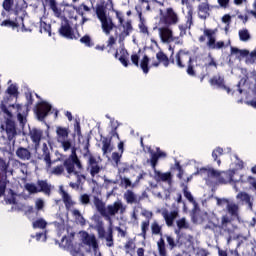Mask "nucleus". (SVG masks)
Wrapping results in <instances>:
<instances>
[{
  "label": "nucleus",
  "instance_id": "obj_1",
  "mask_svg": "<svg viewBox=\"0 0 256 256\" xmlns=\"http://www.w3.org/2000/svg\"><path fill=\"white\" fill-rule=\"evenodd\" d=\"M93 204L94 207H96V211H98L110 225H113V217H116L118 213L124 215L127 211V206L124 204L123 200H115V202L106 206V202H104L102 198L94 196Z\"/></svg>",
  "mask_w": 256,
  "mask_h": 256
},
{
  "label": "nucleus",
  "instance_id": "obj_2",
  "mask_svg": "<svg viewBox=\"0 0 256 256\" xmlns=\"http://www.w3.org/2000/svg\"><path fill=\"white\" fill-rule=\"evenodd\" d=\"M64 166L66 168V172H68V176L74 174L77 177L76 182H70V187L72 189H79L81 185V178H85V175L81 173V170H83V164L77 154L76 147L72 148V154L64 160Z\"/></svg>",
  "mask_w": 256,
  "mask_h": 256
},
{
  "label": "nucleus",
  "instance_id": "obj_3",
  "mask_svg": "<svg viewBox=\"0 0 256 256\" xmlns=\"http://www.w3.org/2000/svg\"><path fill=\"white\" fill-rule=\"evenodd\" d=\"M159 162V153L158 148H156V152H151L150 156V164L153 169V178L156 182H166L169 187L173 185L174 174L171 171L162 172V170H158L157 164Z\"/></svg>",
  "mask_w": 256,
  "mask_h": 256
},
{
  "label": "nucleus",
  "instance_id": "obj_4",
  "mask_svg": "<svg viewBox=\"0 0 256 256\" xmlns=\"http://www.w3.org/2000/svg\"><path fill=\"white\" fill-rule=\"evenodd\" d=\"M96 16L98 17V20H100L104 34L109 35L112 30L117 28L115 22H113V18L107 14L105 2H102V4H96Z\"/></svg>",
  "mask_w": 256,
  "mask_h": 256
},
{
  "label": "nucleus",
  "instance_id": "obj_5",
  "mask_svg": "<svg viewBox=\"0 0 256 256\" xmlns=\"http://www.w3.org/2000/svg\"><path fill=\"white\" fill-rule=\"evenodd\" d=\"M217 32L218 28H204L203 34L199 36V42H206V46L212 50H220L221 48H225L224 40L217 41Z\"/></svg>",
  "mask_w": 256,
  "mask_h": 256
},
{
  "label": "nucleus",
  "instance_id": "obj_6",
  "mask_svg": "<svg viewBox=\"0 0 256 256\" xmlns=\"http://www.w3.org/2000/svg\"><path fill=\"white\" fill-rule=\"evenodd\" d=\"M198 174H207L208 176H214L221 185H227V182L233 180V170L219 171L215 168H200Z\"/></svg>",
  "mask_w": 256,
  "mask_h": 256
},
{
  "label": "nucleus",
  "instance_id": "obj_7",
  "mask_svg": "<svg viewBox=\"0 0 256 256\" xmlns=\"http://www.w3.org/2000/svg\"><path fill=\"white\" fill-rule=\"evenodd\" d=\"M172 62H175L180 68H185V66H187V73L191 76H195V69L193 68L192 64V56L189 51L179 50L175 56V60H172Z\"/></svg>",
  "mask_w": 256,
  "mask_h": 256
},
{
  "label": "nucleus",
  "instance_id": "obj_8",
  "mask_svg": "<svg viewBox=\"0 0 256 256\" xmlns=\"http://www.w3.org/2000/svg\"><path fill=\"white\" fill-rule=\"evenodd\" d=\"M151 233L152 235L160 236V239L157 241V251L159 256H168L166 241L163 238V226L159 224L158 220H153V222H151Z\"/></svg>",
  "mask_w": 256,
  "mask_h": 256
},
{
  "label": "nucleus",
  "instance_id": "obj_9",
  "mask_svg": "<svg viewBox=\"0 0 256 256\" xmlns=\"http://www.w3.org/2000/svg\"><path fill=\"white\" fill-rule=\"evenodd\" d=\"M231 56H235L237 60L245 58L246 64H255L256 62V48L250 52L247 48L230 47Z\"/></svg>",
  "mask_w": 256,
  "mask_h": 256
},
{
  "label": "nucleus",
  "instance_id": "obj_10",
  "mask_svg": "<svg viewBox=\"0 0 256 256\" xmlns=\"http://www.w3.org/2000/svg\"><path fill=\"white\" fill-rule=\"evenodd\" d=\"M216 203L218 207H224L226 206V212L231 217H236V219H239L240 217V206L238 202H235V200H231V198H219V196L216 197Z\"/></svg>",
  "mask_w": 256,
  "mask_h": 256
},
{
  "label": "nucleus",
  "instance_id": "obj_11",
  "mask_svg": "<svg viewBox=\"0 0 256 256\" xmlns=\"http://www.w3.org/2000/svg\"><path fill=\"white\" fill-rule=\"evenodd\" d=\"M2 110L5 112V114H7L8 118L3 124H1V130L6 132L9 140H13V138H15L17 135L16 124L14 120H12L13 114L10 112V110H8L6 106H4Z\"/></svg>",
  "mask_w": 256,
  "mask_h": 256
},
{
  "label": "nucleus",
  "instance_id": "obj_12",
  "mask_svg": "<svg viewBox=\"0 0 256 256\" xmlns=\"http://www.w3.org/2000/svg\"><path fill=\"white\" fill-rule=\"evenodd\" d=\"M158 32L161 42L164 44H171V42H175L176 44H184V40H180L179 37L174 36V30L170 28V25L168 24L159 27Z\"/></svg>",
  "mask_w": 256,
  "mask_h": 256
},
{
  "label": "nucleus",
  "instance_id": "obj_13",
  "mask_svg": "<svg viewBox=\"0 0 256 256\" xmlns=\"http://www.w3.org/2000/svg\"><path fill=\"white\" fill-rule=\"evenodd\" d=\"M180 16L178 12L173 7L166 8L165 12L160 10V24H167L173 26L179 24Z\"/></svg>",
  "mask_w": 256,
  "mask_h": 256
},
{
  "label": "nucleus",
  "instance_id": "obj_14",
  "mask_svg": "<svg viewBox=\"0 0 256 256\" xmlns=\"http://www.w3.org/2000/svg\"><path fill=\"white\" fill-rule=\"evenodd\" d=\"M85 156L87 158V170L92 177L97 176L102 170L100 164L102 162L101 156H95L92 152H86Z\"/></svg>",
  "mask_w": 256,
  "mask_h": 256
},
{
  "label": "nucleus",
  "instance_id": "obj_15",
  "mask_svg": "<svg viewBox=\"0 0 256 256\" xmlns=\"http://www.w3.org/2000/svg\"><path fill=\"white\" fill-rule=\"evenodd\" d=\"M116 18L118 19L119 25L122 28L120 34H119V41L123 42L129 34H131L133 30V24L132 20H125L123 12H120L119 10L115 11Z\"/></svg>",
  "mask_w": 256,
  "mask_h": 256
},
{
  "label": "nucleus",
  "instance_id": "obj_16",
  "mask_svg": "<svg viewBox=\"0 0 256 256\" xmlns=\"http://www.w3.org/2000/svg\"><path fill=\"white\" fill-rule=\"evenodd\" d=\"M80 242L85 247H88V253L92 251H97L99 249V241L94 234H90L87 230H80Z\"/></svg>",
  "mask_w": 256,
  "mask_h": 256
},
{
  "label": "nucleus",
  "instance_id": "obj_17",
  "mask_svg": "<svg viewBox=\"0 0 256 256\" xmlns=\"http://www.w3.org/2000/svg\"><path fill=\"white\" fill-rule=\"evenodd\" d=\"M43 159L46 162V170L48 174H55L56 176H61L63 172H65V162L64 164H58L57 166H52L53 160L51 159V154L50 152H45L43 155Z\"/></svg>",
  "mask_w": 256,
  "mask_h": 256
},
{
  "label": "nucleus",
  "instance_id": "obj_18",
  "mask_svg": "<svg viewBox=\"0 0 256 256\" xmlns=\"http://www.w3.org/2000/svg\"><path fill=\"white\" fill-rule=\"evenodd\" d=\"M142 217H145L146 220H142L140 224L141 233H139V237H142V239H147V233L150 229V223L151 219L154 217V212L152 210H147V208H144L141 212Z\"/></svg>",
  "mask_w": 256,
  "mask_h": 256
},
{
  "label": "nucleus",
  "instance_id": "obj_19",
  "mask_svg": "<svg viewBox=\"0 0 256 256\" xmlns=\"http://www.w3.org/2000/svg\"><path fill=\"white\" fill-rule=\"evenodd\" d=\"M172 207H174L173 210H168V208H164V210H162V217H163L167 227H173L176 219H178V217H180L179 206H176V204H172Z\"/></svg>",
  "mask_w": 256,
  "mask_h": 256
},
{
  "label": "nucleus",
  "instance_id": "obj_20",
  "mask_svg": "<svg viewBox=\"0 0 256 256\" xmlns=\"http://www.w3.org/2000/svg\"><path fill=\"white\" fill-rule=\"evenodd\" d=\"M14 4V10L16 14L27 8L25 0H3L2 6L3 9L6 10V12H11V10H13Z\"/></svg>",
  "mask_w": 256,
  "mask_h": 256
},
{
  "label": "nucleus",
  "instance_id": "obj_21",
  "mask_svg": "<svg viewBox=\"0 0 256 256\" xmlns=\"http://www.w3.org/2000/svg\"><path fill=\"white\" fill-rule=\"evenodd\" d=\"M191 26H193V8H189L187 15H186V22L184 24H179V36L178 38L180 40H183V37L185 34H187V30L191 29Z\"/></svg>",
  "mask_w": 256,
  "mask_h": 256
},
{
  "label": "nucleus",
  "instance_id": "obj_22",
  "mask_svg": "<svg viewBox=\"0 0 256 256\" xmlns=\"http://www.w3.org/2000/svg\"><path fill=\"white\" fill-rule=\"evenodd\" d=\"M60 195L67 211H71V209H73V207L76 205V202L73 200L71 194H69L67 190H64L63 186H60Z\"/></svg>",
  "mask_w": 256,
  "mask_h": 256
},
{
  "label": "nucleus",
  "instance_id": "obj_23",
  "mask_svg": "<svg viewBox=\"0 0 256 256\" xmlns=\"http://www.w3.org/2000/svg\"><path fill=\"white\" fill-rule=\"evenodd\" d=\"M124 201H126L127 205H137V203H140L141 198H139L138 194L134 192V190H126L123 194Z\"/></svg>",
  "mask_w": 256,
  "mask_h": 256
},
{
  "label": "nucleus",
  "instance_id": "obj_24",
  "mask_svg": "<svg viewBox=\"0 0 256 256\" xmlns=\"http://www.w3.org/2000/svg\"><path fill=\"white\" fill-rule=\"evenodd\" d=\"M177 243L189 249L193 247L195 243V238L189 233H182V235H179Z\"/></svg>",
  "mask_w": 256,
  "mask_h": 256
},
{
  "label": "nucleus",
  "instance_id": "obj_25",
  "mask_svg": "<svg viewBox=\"0 0 256 256\" xmlns=\"http://www.w3.org/2000/svg\"><path fill=\"white\" fill-rule=\"evenodd\" d=\"M209 82L212 86H218V88H223L224 90H226L228 94L231 93L230 86H227L225 84L224 76H221V75L213 76L212 78H210Z\"/></svg>",
  "mask_w": 256,
  "mask_h": 256
},
{
  "label": "nucleus",
  "instance_id": "obj_26",
  "mask_svg": "<svg viewBox=\"0 0 256 256\" xmlns=\"http://www.w3.org/2000/svg\"><path fill=\"white\" fill-rule=\"evenodd\" d=\"M62 24L59 28V32L62 36H65L66 38H73V32H72V28L69 24V20H67V18H65L64 16V12H63V17H62Z\"/></svg>",
  "mask_w": 256,
  "mask_h": 256
},
{
  "label": "nucleus",
  "instance_id": "obj_27",
  "mask_svg": "<svg viewBox=\"0 0 256 256\" xmlns=\"http://www.w3.org/2000/svg\"><path fill=\"white\" fill-rule=\"evenodd\" d=\"M29 136L32 142L35 144L36 148H38L44 136V132L43 130H41V128H31V130L29 131Z\"/></svg>",
  "mask_w": 256,
  "mask_h": 256
},
{
  "label": "nucleus",
  "instance_id": "obj_28",
  "mask_svg": "<svg viewBox=\"0 0 256 256\" xmlns=\"http://www.w3.org/2000/svg\"><path fill=\"white\" fill-rule=\"evenodd\" d=\"M38 193H44L50 197L52 193L53 186L48 182V180H37Z\"/></svg>",
  "mask_w": 256,
  "mask_h": 256
},
{
  "label": "nucleus",
  "instance_id": "obj_29",
  "mask_svg": "<svg viewBox=\"0 0 256 256\" xmlns=\"http://www.w3.org/2000/svg\"><path fill=\"white\" fill-rule=\"evenodd\" d=\"M56 133L58 142H60L62 148H64L65 139L69 138V128H66L64 126H57Z\"/></svg>",
  "mask_w": 256,
  "mask_h": 256
},
{
  "label": "nucleus",
  "instance_id": "obj_30",
  "mask_svg": "<svg viewBox=\"0 0 256 256\" xmlns=\"http://www.w3.org/2000/svg\"><path fill=\"white\" fill-rule=\"evenodd\" d=\"M210 6H209V2H202L201 4H199L198 6V16L199 18H201L202 20H207V18H209L210 14Z\"/></svg>",
  "mask_w": 256,
  "mask_h": 256
},
{
  "label": "nucleus",
  "instance_id": "obj_31",
  "mask_svg": "<svg viewBox=\"0 0 256 256\" xmlns=\"http://www.w3.org/2000/svg\"><path fill=\"white\" fill-rule=\"evenodd\" d=\"M202 66L206 71H209L212 67L217 68L218 64L211 53L202 59Z\"/></svg>",
  "mask_w": 256,
  "mask_h": 256
},
{
  "label": "nucleus",
  "instance_id": "obj_32",
  "mask_svg": "<svg viewBox=\"0 0 256 256\" xmlns=\"http://www.w3.org/2000/svg\"><path fill=\"white\" fill-rule=\"evenodd\" d=\"M50 8L53 10L57 18H63L65 12V6L58 5L56 0H50Z\"/></svg>",
  "mask_w": 256,
  "mask_h": 256
},
{
  "label": "nucleus",
  "instance_id": "obj_33",
  "mask_svg": "<svg viewBox=\"0 0 256 256\" xmlns=\"http://www.w3.org/2000/svg\"><path fill=\"white\" fill-rule=\"evenodd\" d=\"M52 106L48 104V102H42L38 108V117L43 119L47 116V114L50 112Z\"/></svg>",
  "mask_w": 256,
  "mask_h": 256
},
{
  "label": "nucleus",
  "instance_id": "obj_34",
  "mask_svg": "<svg viewBox=\"0 0 256 256\" xmlns=\"http://www.w3.org/2000/svg\"><path fill=\"white\" fill-rule=\"evenodd\" d=\"M156 57L158 61L152 62V66H159L160 62H162L164 66H169L170 60L167 54H165L164 52H157Z\"/></svg>",
  "mask_w": 256,
  "mask_h": 256
},
{
  "label": "nucleus",
  "instance_id": "obj_35",
  "mask_svg": "<svg viewBox=\"0 0 256 256\" xmlns=\"http://www.w3.org/2000/svg\"><path fill=\"white\" fill-rule=\"evenodd\" d=\"M13 108L17 109L18 112V120L21 124H25V122L27 121V118L25 116V114H22V110H28L27 106H22V104H12Z\"/></svg>",
  "mask_w": 256,
  "mask_h": 256
},
{
  "label": "nucleus",
  "instance_id": "obj_36",
  "mask_svg": "<svg viewBox=\"0 0 256 256\" xmlns=\"http://www.w3.org/2000/svg\"><path fill=\"white\" fill-rule=\"evenodd\" d=\"M16 154L19 158L22 160H30L32 154L28 148H24L23 146H20L16 150Z\"/></svg>",
  "mask_w": 256,
  "mask_h": 256
},
{
  "label": "nucleus",
  "instance_id": "obj_37",
  "mask_svg": "<svg viewBox=\"0 0 256 256\" xmlns=\"http://www.w3.org/2000/svg\"><path fill=\"white\" fill-rule=\"evenodd\" d=\"M124 250L126 255L134 256L135 255V250H136V243L133 241V239H129L126 241L124 245Z\"/></svg>",
  "mask_w": 256,
  "mask_h": 256
},
{
  "label": "nucleus",
  "instance_id": "obj_38",
  "mask_svg": "<svg viewBox=\"0 0 256 256\" xmlns=\"http://www.w3.org/2000/svg\"><path fill=\"white\" fill-rule=\"evenodd\" d=\"M95 229L97 231L98 237L99 239H105L106 237V230H105V226H104V222L103 220H97Z\"/></svg>",
  "mask_w": 256,
  "mask_h": 256
},
{
  "label": "nucleus",
  "instance_id": "obj_39",
  "mask_svg": "<svg viewBox=\"0 0 256 256\" xmlns=\"http://www.w3.org/2000/svg\"><path fill=\"white\" fill-rule=\"evenodd\" d=\"M113 146H112V140L111 138L104 137L102 139V152L103 154H107L108 152H112Z\"/></svg>",
  "mask_w": 256,
  "mask_h": 256
},
{
  "label": "nucleus",
  "instance_id": "obj_40",
  "mask_svg": "<svg viewBox=\"0 0 256 256\" xmlns=\"http://www.w3.org/2000/svg\"><path fill=\"white\" fill-rule=\"evenodd\" d=\"M183 195H184L185 199H187V201H189V203H193V205H196V200H195L191 190H189V186H187V184H183Z\"/></svg>",
  "mask_w": 256,
  "mask_h": 256
},
{
  "label": "nucleus",
  "instance_id": "obj_41",
  "mask_svg": "<svg viewBox=\"0 0 256 256\" xmlns=\"http://www.w3.org/2000/svg\"><path fill=\"white\" fill-rule=\"evenodd\" d=\"M72 216L74 217V219H76L77 223H79L80 225H86V218H84L83 214H81L78 208H74L72 210Z\"/></svg>",
  "mask_w": 256,
  "mask_h": 256
},
{
  "label": "nucleus",
  "instance_id": "obj_42",
  "mask_svg": "<svg viewBox=\"0 0 256 256\" xmlns=\"http://www.w3.org/2000/svg\"><path fill=\"white\" fill-rule=\"evenodd\" d=\"M25 189L30 195H36V193H39L38 182L36 184L34 182H26Z\"/></svg>",
  "mask_w": 256,
  "mask_h": 256
},
{
  "label": "nucleus",
  "instance_id": "obj_43",
  "mask_svg": "<svg viewBox=\"0 0 256 256\" xmlns=\"http://www.w3.org/2000/svg\"><path fill=\"white\" fill-rule=\"evenodd\" d=\"M246 82L253 83L255 82L256 84V70H252V72H249L245 78H241L239 84H245Z\"/></svg>",
  "mask_w": 256,
  "mask_h": 256
},
{
  "label": "nucleus",
  "instance_id": "obj_44",
  "mask_svg": "<svg viewBox=\"0 0 256 256\" xmlns=\"http://www.w3.org/2000/svg\"><path fill=\"white\" fill-rule=\"evenodd\" d=\"M236 199L241 201V203H248V205H251V196L248 192H238Z\"/></svg>",
  "mask_w": 256,
  "mask_h": 256
},
{
  "label": "nucleus",
  "instance_id": "obj_45",
  "mask_svg": "<svg viewBox=\"0 0 256 256\" xmlns=\"http://www.w3.org/2000/svg\"><path fill=\"white\" fill-rule=\"evenodd\" d=\"M105 239L107 247H114V235L112 226H109L108 233L105 235Z\"/></svg>",
  "mask_w": 256,
  "mask_h": 256
},
{
  "label": "nucleus",
  "instance_id": "obj_46",
  "mask_svg": "<svg viewBox=\"0 0 256 256\" xmlns=\"http://www.w3.org/2000/svg\"><path fill=\"white\" fill-rule=\"evenodd\" d=\"M47 225L48 222L45 218H37L33 221V229H46Z\"/></svg>",
  "mask_w": 256,
  "mask_h": 256
},
{
  "label": "nucleus",
  "instance_id": "obj_47",
  "mask_svg": "<svg viewBox=\"0 0 256 256\" xmlns=\"http://www.w3.org/2000/svg\"><path fill=\"white\" fill-rule=\"evenodd\" d=\"M238 34L242 42H248L249 40H251V34L248 28H242L241 30H239Z\"/></svg>",
  "mask_w": 256,
  "mask_h": 256
},
{
  "label": "nucleus",
  "instance_id": "obj_48",
  "mask_svg": "<svg viewBox=\"0 0 256 256\" xmlns=\"http://www.w3.org/2000/svg\"><path fill=\"white\" fill-rule=\"evenodd\" d=\"M165 239L170 251H173L174 249H176V247H178V243L176 239L172 237V235H165Z\"/></svg>",
  "mask_w": 256,
  "mask_h": 256
},
{
  "label": "nucleus",
  "instance_id": "obj_49",
  "mask_svg": "<svg viewBox=\"0 0 256 256\" xmlns=\"http://www.w3.org/2000/svg\"><path fill=\"white\" fill-rule=\"evenodd\" d=\"M176 225L178 227V229H189L190 224L187 220V218H185V216H182V218H178L176 220Z\"/></svg>",
  "mask_w": 256,
  "mask_h": 256
},
{
  "label": "nucleus",
  "instance_id": "obj_50",
  "mask_svg": "<svg viewBox=\"0 0 256 256\" xmlns=\"http://www.w3.org/2000/svg\"><path fill=\"white\" fill-rule=\"evenodd\" d=\"M149 62H150V58L147 55L143 56L140 62V66L145 74H148L149 72Z\"/></svg>",
  "mask_w": 256,
  "mask_h": 256
},
{
  "label": "nucleus",
  "instance_id": "obj_51",
  "mask_svg": "<svg viewBox=\"0 0 256 256\" xmlns=\"http://www.w3.org/2000/svg\"><path fill=\"white\" fill-rule=\"evenodd\" d=\"M40 32H46L51 36V24H47V22L40 20Z\"/></svg>",
  "mask_w": 256,
  "mask_h": 256
},
{
  "label": "nucleus",
  "instance_id": "obj_52",
  "mask_svg": "<svg viewBox=\"0 0 256 256\" xmlns=\"http://www.w3.org/2000/svg\"><path fill=\"white\" fill-rule=\"evenodd\" d=\"M121 185L122 187H125V189H129V187H134V184H132V180L127 176L121 178Z\"/></svg>",
  "mask_w": 256,
  "mask_h": 256
},
{
  "label": "nucleus",
  "instance_id": "obj_53",
  "mask_svg": "<svg viewBox=\"0 0 256 256\" xmlns=\"http://www.w3.org/2000/svg\"><path fill=\"white\" fill-rule=\"evenodd\" d=\"M111 158L114 161L115 166H119L121 162L122 154H120V152H112Z\"/></svg>",
  "mask_w": 256,
  "mask_h": 256
},
{
  "label": "nucleus",
  "instance_id": "obj_54",
  "mask_svg": "<svg viewBox=\"0 0 256 256\" xmlns=\"http://www.w3.org/2000/svg\"><path fill=\"white\" fill-rule=\"evenodd\" d=\"M90 201H91L90 194H80V203L82 205H89Z\"/></svg>",
  "mask_w": 256,
  "mask_h": 256
},
{
  "label": "nucleus",
  "instance_id": "obj_55",
  "mask_svg": "<svg viewBox=\"0 0 256 256\" xmlns=\"http://www.w3.org/2000/svg\"><path fill=\"white\" fill-rule=\"evenodd\" d=\"M35 207L37 211H42V209L45 207V200H43V198H36Z\"/></svg>",
  "mask_w": 256,
  "mask_h": 256
},
{
  "label": "nucleus",
  "instance_id": "obj_56",
  "mask_svg": "<svg viewBox=\"0 0 256 256\" xmlns=\"http://www.w3.org/2000/svg\"><path fill=\"white\" fill-rule=\"evenodd\" d=\"M80 42H82V44H85L86 46H93L91 36H89L88 34L82 36V38H80Z\"/></svg>",
  "mask_w": 256,
  "mask_h": 256
},
{
  "label": "nucleus",
  "instance_id": "obj_57",
  "mask_svg": "<svg viewBox=\"0 0 256 256\" xmlns=\"http://www.w3.org/2000/svg\"><path fill=\"white\" fill-rule=\"evenodd\" d=\"M72 148H74V146L72 145L71 140H69L68 138H65L63 142L64 151L67 152V150L71 149V154H72Z\"/></svg>",
  "mask_w": 256,
  "mask_h": 256
},
{
  "label": "nucleus",
  "instance_id": "obj_58",
  "mask_svg": "<svg viewBox=\"0 0 256 256\" xmlns=\"http://www.w3.org/2000/svg\"><path fill=\"white\" fill-rule=\"evenodd\" d=\"M121 52L122 56H119V60L124 66H128V59L126 57V54H128V52L127 50H121Z\"/></svg>",
  "mask_w": 256,
  "mask_h": 256
},
{
  "label": "nucleus",
  "instance_id": "obj_59",
  "mask_svg": "<svg viewBox=\"0 0 256 256\" xmlns=\"http://www.w3.org/2000/svg\"><path fill=\"white\" fill-rule=\"evenodd\" d=\"M232 218L231 216H229V214H223L222 218H221V224L222 225H229V223H231Z\"/></svg>",
  "mask_w": 256,
  "mask_h": 256
},
{
  "label": "nucleus",
  "instance_id": "obj_60",
  "mask_svg": "<svg viewBox=\"0 0 256 256\" xmlns=\"http://www.w3.org/2000/svg\"><path fill=\"white\" fill-rule=\"evenodd\" d=\"M1 26H11L12 28H16L17 24L13 20H3Z\"/></svg>",
  "mask_w": 256,
  "mask_h": 256
},
{
  "label": "nucleus",
  "instance_id": "obj_61",
  "mask_svg": "<svg viewBox=\"0 0 256 256\" xmlns=\"http://www.w3.org/2000/svg\"><path fill=\"white\" fill-rule=\"evenodd\" d=\"M217 2L221 8H229L231 0H217Z\"/></svg>",
  "mask_w": 256,
  "mask_h": 256
},
{
  "label": "nucleus",
  "instance_id": "obj_62",
  "mask_svg": "<svg viewBox=\"0 0 256 256\" xmlns=\"http://www.w3.org/2000/svg\"><path fill=\"white\" fill-rule=\"evenodd\" d=\"M218 154H223V148L218 147L215 150H213L212 157L214 158V160H217Z\"/></svg>",
  "mask_w": 256,
  "mask_h": 256
},
{
  "label": "nucleus",
  "instance_id": "obj_63",
  "mask_svg": "<svg viewBox=\"0 0 256 256\" xmlns=\"http://www.w3.org/2000/svg\"><path fill=\"white\" fill-rule=\"evenodd\" d=\"M231 14H224V16H222V22H224V24H227L228 26L231 24Z\"/></svg>",
  "mask_w": 256,
  "mask_h": 256
},
{
  "label": "nucleus",
  "instance_id": "obj_64",
  "mask_svg": "<svg viewBox=\"0 0 256 256\" xmlns=\"http://www.w3.org/2000/svg\"><path fill=\"white\" fill-rule=\"evenodd\" d=\"M81 253V245L78 246V249H74V247L70 248V254L72 256H77Z\"/></svg>",
  "mask_w": 256,
  "mask_h": 256
}]
</instances>
